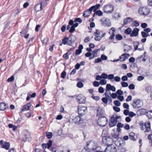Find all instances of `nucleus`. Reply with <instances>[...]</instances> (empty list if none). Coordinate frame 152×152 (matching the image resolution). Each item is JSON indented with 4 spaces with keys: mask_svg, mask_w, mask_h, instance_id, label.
I'll return each mask as SVG.
<instances>
[{
    "mask_svg": "<svg viewBox=\"0 0 152 152\" xmlns=\"http://www.w3.org/2000/svg\"><path fill=\"white\" fill-rule=\"evenodd\" d=\"M139 125L141 130H144L145 129L144 131L145 133L149 132L151 131V124L149 122L143 123L142 121H141L140 122Z\"/></svg>",
    "mask_w": 152,
    "mask_h": 152,
    "instance_id": "nucleus-1",
    "label": "nucleus"
},
{
    "mask_svg": "<svg viewBox=\"0 0 152 152\" xmlns=\"http://www.w3.org/2000/svg\"><path fill=\"white\" fill-rule=\"evenodd\" d=\"M62 42L59 45L60 46H62V44L65 45L67 44L70 46H72L75 42V40L71 37V35L68 37H65L62 40Z\"/></svg>",
    "mask_w": 152,
    "mask_h": 152,
    "instance_id": "nucleus-2",
    "label": "nucleus"
},
{
    "mask_svg": "<svg viewBox=\"0 0 152 152\" xmlns=\"http://www.w3.org/2000/svg\"><path fill=\"white\" fill-rule=\"evenodd\" d=\"M52 141L51 140H49L47 143H43L42 145V147L44 149L47 148L52 152H58L56 147H52L50 148L52 145Z\"/></svg>",
    "mask_w": 152,
    "mask_h": 152,
    "instance_id": "nucleus-3",
    "label": "nucleus"
},
{
    "mask_svg": "<svg viewBox=\"0 0 152 152\" xmlns=\"http://www.w3.org/2000/svg\"><path fill=\"white\" fill-rule=\"evenodd\" d=\"M138 12L140 15L145 16L149 14L150 10L149 8L146 6L142 7L139 8Z\"/></svg>",
    "mask_w": 152,
    "mask_h": 152,
    "instance_id": "nucleus-4",
    "label": "nucleus"
},
{
    "mask_svg": "<svg viewBox=\"0 0 152 152\" xmlns=\"http://www.w3.org/2000/svg\"><path fill=\"white\" fill-rule=\"evenodd\" d=\"M114 10V6L113 5L108 4L104 5L103 8V12L107 14L112 13Z\"/></svg>",
    "mask_w": 152,
    "mask_h": 152,
    "instance_id": "nucleus-5",
    "label": "nucleus"
},
{
    "mask_svg": "<svg viewBox=\"0 0 152 152\" xmlns=\"http://www.w3.org/2000/svg\"><path fill=\"white\" fill-rule=\"evenodd\" d=\"M143 105L142 101L139 99H135L133 100L132 105L134 108H138L141 107Z\"/></svg>",
    "mask_w": 152,
    "mask_h": 152,
    "instance_id": "nucleus-6",
    "label": "nucleus"
},
{
    "mask_svg": "<svg viewBox=\"0 0 152 152\" xmlns=\"http://www.w3.org/2000/svg\"><path fill=\"white\" fill-rule=\"evenodd\" d=\"M108 123V120L105 116L98 118L97 120L98 124L102 126H105Z\"/></svg>",
    "mask_w": 152,
    "mask_h": 152,
    "instance_id": "nucleus-7",
    "label": "nucleus"
},
{
    "mask_svg": "<svg viewBox=\"0 0 152 152\" xmlns=\"http://www.w3.org/2000/svg\"><path fill=\"white\" fill-rule=\"evenodd\" d=\"M87 107L86 106L79 105L77 107V111L78 114L80 116L85 115L87 112Z\"/></svg>",
    "mask_w": 152,
    "mask_h": 152,
    "instance_id": "nucleus-8",
    "label": "nucleus"
},
{
    "mask_svg": "<svg viewBox=\"0 0 152 152\" xmlns=\"http://www.w3.org/2000/svg\"><path fill=\"white\" fill-rule=\"evenodd\" d=\"M76 100L79 104L85 103L86 102V98L82 94L76 95Z\"/></svg>",
    "mask_w": 152,
    "mask_h": 152,
    "instance_id": "nucleus-9",
    "label": "nucleus"
},
{
    "mask_svg": "<svg viewBox=\"0 0 152 152\" xmlns=\"http://www.w3.org/2000/svg\"><path fill=\"white\" fill-rule=\"evenodd\" d=\"M73 122L77 125L82 124L84 121V119L79 115L76 116L72 119Z\"/></svg>",
    "mask_w": 152,
    "mask_h": 152,
    "instance_id": "nucleus-10",
    "label": "nucleus"
},
{
    "mask_svg": "<svg viewBox=\"0 0 152 152\" xmlns=\"http://www.w3.org/2000/svg\"><path fill=\"white\" fill-rule=\"evenodd\" d=\"M102 141L104 143L110 145L112 144L111 142H113V140L109 137L105 136L103 138Z\"/></svg>",
    "mask_w": 152,
    "mask_h": 152,
    "instance_id": "nucleus-11",
    "label": "nucleus"
},
{
    "mask_svg": "<svg viewBox=\"0 0 152 152\" xmlns=\"http://www.w3.org/2000/svg\"><path fill=\"white\" fill-rule=\"evenodd\" d=\"M117 122V120L115 118L114 115H112L109 119V126L110 127H112L115 126Z\"/></svg>",
    "mask_w": 152,
    "mask_h": 152,
    "instance_id": "nucleus-12",
    "label": "nucleus"
},
{
    "mask_svg": "<svg viewBox=\"0 0 152 152\" xmlns=\"http://www.w3.org/2000/svg\"><path fill=\"white\" fill-rule=\"evenodd\" d=\"M105 152H117L115 147L112 144L108 146L105 148Z\"/></svg>",
    "mask_w": 152,
    "mask_h": 152,
    "instance_id": "nucleus-13",
    "label": "nucleus"
},
{
    "mask_svg": "<svg viewBox=\"0 0 152 152\" xmlns=\"http://www.w3.org/2000/svg\"><path fill=\"white\" fill-rule=\"evenodd\" d=\"M32 105L31 102L27 103L23 106L22 109L21 110V111L23 112L25 111L28 110H30Z\"/></svg>",
    "mask_w": 152,
    "mask_h": 152,
    "instance_id": "nucleus-14",
    "label": "nucleus"
},
{
    "mask_svg": "<svg viewBox=\"0 0 152 152\" xmlns=\"http://www.w3.org/2000/svg\"><path fill=\"white\" fill-rule=\"evenodd\" d=\"M115 30L114 28L112 27L111 28L109 33L110 34H111V35L109 38V39L112 40L114 39L115 36Z\"/></svg>",
    "mask_w": 152,
    "mask_h": 152,
    "instance_id": "nucleus-15",
    "label": "nucleus"
},
{
    "mask_svg": "<svg viewBox=\"0 0 152 152\" xmlns=\"http://www.w3.org/2000/svg\"><path fill=\"white\" fill-rule=\"evenodd\" d=\"M139 31V29L138 28H134L133 31L132 30L131 33L130 34V36L131 37L137 36L138 35Z\"/></svg>",
    "mask_w": 152,
    "mask_h": 152,
    "instance_id": "nucleus-16",
    "label": "nucleus"
},
{
    "mask_svg": "<svg viewBox=\"0 0 152 152\" xmlns=\"http://www.w3.org/2000/svg\"><path fill=\"white\" fill-rule=\"evenodd\" d=\"M130 56L129 53H124L120 57L119 59L120 61H124L126 59L128 58Z\"/></svg>",
    "mask_w": 152,
    "mask_h": 152,
    "instance_id": "nucleus-17",
    "label": "nucleus"
},
{
    "mask_svg": "<svg viewBox=\"0 0 152 152\" xmlns=\"http://www.w3.org/2000/svg\"><path fill=\"white\" fill-rule=\"evenodd\" d=\"M42 1L39 4H37L35 7V10L37 12L41 11L43 10Z\"/></svg>",
    "mask_w": 152,
    "mask_h": 152,
    "instance_id": "nucleus-18",
    "label": "nucleus"
},
{
    "mask_svg": "<svg viewBox=\"0 0 152 152\" xmlns=\"http://www.w3.org/2000/svg\"><path fill=\"white\" fill-rule=\"evenodd\" d=\"M107 19L105 18H102L101 19L100 21L102 24L104 25L110 26H111V24L110 23H107Z\"/></svg>",
    "mask_w": 152,
    "mask_h": 152,
    "instance_id": "nucleus-19",
    "label": "nucleus"
},
{
    "mask_svg": "<svg viewBox=\"0 0 152 152\" xmlns=\"http://www.w3.org/2000/svg\"><path fill=\"white\" fill-rule=\"evenodd\" d=\"M112 86L110 84H108L107 85L105 93L104 94L105 96L106 97H110V96L108 95V94L107 93V92L111 90Z\"/></svg>",
    "mask_w": 152,
    "mask_h": 152,
    "instance_id": "nucleus-20",
    "label": "nucleus"
},
{
    "mask_svg": "<svg viewBox=\"0 0 152 152\" xmlns=\"http://www.w3.org/2000/svg\"><path fill=\"white\" fill-rule=\"evenodd\" d=\"M96 115L99 117V118L104 116L103 115V110L102 109L99 108H98L97 110V114Z\"/></svg>",
    "mask_w": 152,
    "mask_h": 152,
    "instance_id": "nucleus-21",
    "label": "nucleus"
},
{
    "mask_svg": "<svg viewBox=\"0 0 152 152\" xmlns=\"http://www.w3.org/2000/svg\"><path fill=\"white\" fill-rule=\"evenodd\" d=\"M10 146V144L8 142H5L3 145L1 146V148L6 150H8Z\"/></svg>",
    "mask_w": 152,
    "mask_h": 152,
    "instance_id": "nucleus-22",
    "label": "nucleus"
},
{
    "mask_svg": "<svg viewBox=\"0 0 152 152\" xmlns=\"http://www.w3.org/2000/svg\"><path fill=\"white\" fill-rule=\"evenodd\" d=\"M132 20L133 19L130 17H128L125 18L124 21V23L123 24V26L126 25L128 23H130L132 22Z\"/></svg>",
    "mask_w": 152,
    "mask_h": 152,
    "instance_id": "nucleus-23",
    "label": "nucleus"
},
{
    "mask_svg": "<svg viewBox=\"0 0 152 152\" xmlns=\"http://www.w3.org/2000/svg\"><path fill=\"white\" fill-rule=\"evenodd\" d=\"M100 50V49H96L94 50L92 53V56L90 57L89 58V59L90 60L94 58L96 56L97 53L98 51Z\"/></svg>",
    "mask_w": 152,
    "mask_h": 152,
    "instance_id": "nucleus-24",
    "label": "nucleus"
},
{
    "mask_svg": "<svg viewBox=\"0 0 152 152\" xmlns=\"http://www.w3.org/2000/svg\"><path fill=\"white\" fill-rule=\"evenodd\" d=\"M96 148H89L88 149H87L85 147L82 149L81 152H90L91 151H95Z\"/></svg>",
    "mask_w": 152,
    "mask_h": 152,
    "instance_id": "nucleus-25",
    "label": "nucleus"
},
{
    "mask_svg": "<svg viewBox=\"0 0 152 152\" xmlns=\"http://www.w3.org/2000/svg\"><path fill=\"white\" fill-rule=\"evenodd\" d=\"M91 11L89 10V9H87L86 11L84 12L83 16L84 17H87L89 16L91 13Z\"/></svg>",
    "mask_w": 152,
    "mask_h": 152,
    "instance_id": "nucleus-26",
    "label": "nucleus"
},
{
    "mask_svg": "<svg viewBox=\"0 0 152 152\" xmlns=\"http://www.w3.org/2000/svg\"><path fill=\"white\" fill-rule=\"evenodd\" d=\"M100 6V5L99 4H97L89 8V10L91 11L93 10H94V11L95 12L99 7Z\"/></svg>",
    "mask_w": 152,
    "mask_h": 152,
    "instance_id": "nucleus-27",
    "label": "nucleus"
},
{
    "mask_svg": "<svg viewBox=\"0 0 152 152\" xmlns=\"http://www.w3.org/2000/svg\"><path fill=\"white\" fill-rule=\"evenodd\" d=\"M133 46L134 48V49L135 50H141V48H138V47L139 45H140V43L139 42L137 41H135L133 42Z\"/></svg>",
    "mask_w": 152,
    "mask_h": 152,
    "instance_id": "nucleus-28",
    "label": "nucleus"
},
{
    "mask_svg": "<svg viewBox=\"0 0 152 152\" xmlns=\"http://www.w3.org/2000/svg\"><path fill=\"white\" fill-rule=\"evenodd\" d=\"M7 107V104L4 102L0 103V110H4Z\"/></svg>",
    "mask_w": 152,
    "mask_h": 152,
    "instance_id": "nucleus-29",
    "label": "nucleus"
},
{
    "mask_svg": "<svg viewBox=\"0 0 152 152\" xmlns=\"http://www.w3.org/2000/svg\"><path fill=\"white\" fill-rule=\"evenodd\" d=\"M132 32V29L130 27H128L124 31V33L125 34H131Z\"/></svg>",
    "mask_w": 152,
    "mask_h": 152,
    "instance_id": "nucleus-30",
    "label": "nucleus"
},
{
    "mask_svg": "<svg viewBox=\"0 0 152 152\" xmlns=\"http://www.w3.org/2000/svg\"><path fill=\"white\" fill-rule=\"evenodd\" d=\"M135 134L133 132H131L129 134V138L130 139L134 141L135 140V139L134 138Z\"/></svg>",
    "mask_w": 152,
    "mask_h": 152,
    "instance_id": "nucleus-31",
    "label": "nucleus"
},
{
    "mask_svg": "<svg viewBox=\"0 0 152 152\" xmlns=\"http://www.w3.org/2000/svg\"><path fill=\"white\" fill-rule=\"evenodd\" d=\"M109 98L107 97H103L102 99V100L104 103L107 104L108 102V100H110L111 98L110 99H109Z\"/></svg>",
    "mask_w": 152,
    "mask_h": 152,
    "instance_id": "nucleus-32",
    "label": "nucleus"
},
{
    "mask_svg": "<svg viewBox=\"0 0 152 152\" xmlns=\"http://www.w3.org/2000/svg\"><path fill=\"white\" fill-rule=\"evenodd\" d=\"M71 53L70 52L68 51L63 55V57L65 59H68L69 58V55Z\"/></svg>",
    "mask_w": 152,
    "mask_h": 152,
    "instance_id": "nucleus-33",
    "label": "nucleus"
},
{
    "mask_svg": "<svg viewBox=\"0 0 152 152\" xmlns=\"http://www.w3.org/2000/svg\"><path fill=\"white\" fill-rule=\"evenodd\" d=\"M147 116L149 119L152 118V110L148 111L147 113Z\"/></svg>",
    "mask_w": 152,
    "mask_h": 152,
    "instance_id": "nucleus-34",
    "label": "nucleus"
},
{
    "mask_svg": "<svg viewBox=\"0 0 152 152\" xmlns=\"http://www.w3.org/2000/svg\"><path fill=\"white\" fill-rule=\"evenodd\" d=\"M24 136L26 139L27 138H30V132L27 131H26L24 133Z\"/></svg>",
    "mask_w": 152,
    "mask_h": 152,
    "instance_id": "nucleus-35",
    "label": "nucleus"
},
{
    "mask_svg": "<svg viewBox=\"0 0 152 152\" xmlns=\"http://www.w3.org/2000/svg\"><path fill=\"white\" fill-rule=\"evenodd\" d=\"M118 150L119 152H124L125 151V149L122 146H119L118 147Z\"/></svg>",
    "mask_w": 152,
    "mask_h": 152,
    "instance_id": "nucleus-36",
    "label": "nucleus"
},
{
    "mask_svg": "<svg viewBox=\"0 0 152 152\" xmlns=\"http://www.w3.org/2000/svg\"><path fill=\"white\" fill-rule=\"evenodd\" d=\"M115 38L117 40H120L122 39L123 37L121 35L118 34L116 35Z\"/></svg>",
    "mask_w": 152,
    "mask_h": 152,
    "instance_id": "nucleus-37",
    "label": "nucleus"
},
{
    "mask_svg": "<svg viewBox=\"0 0 152 152\" xmlns=\"http://www.w3.org/2000/svg\"><path fill=\"white\" fill-rule=\"evenodd\" d=\"M92 144H91V142H87V145L85 147L87 149H88V148H94L92 146Z\"/></svg>",
    "mask_w": 152,
    "mask_h": 152,
    "instance_id": "nucleus-38",
    "label": "nucleus"
},
{
    "mask_svg": "<svg viewBox=\"0 0 152 152\" xmlns=\"http://www.w3.org/2000/svg\"><path fill=\"white\" fill-rule=\"evenodd\" d=\"M46 137L49 139H50L52 137V133L51 132L46 133Z\"/></svg>",
    "mask_w": 152,
    "mask_h": 152,
    "instance_id": "nucleus-39",
    "label": "nucleus"
},
{
    "mask_svg": "<svg viewBox=\"0 0 152 152\" xmlns=\"http://www.w3.org/2000/svg\"><path fill=\"white\" fill-rule=\"evenodd\" d=\"M83 86V83L81 82H79L77 83V86L79 88H81Z\"/></svg>",
    "mask_w": 152,
    "mask_h": 152,
    "instance_id": "nucleus-40",
    "label": "nucleus"
},
{
    "mask_svg": "<svg viewBox=\"0 0 152 152\" xmlns=\"http://www.w3.org/2000/svg\"><path fill=\"white\" fill-rule=\"evenodd\" d=\"M48 42V39L46 38L42 41V42L43 45H46Z\"/></svg>",
    "mask_w": 152,
    "mask_h": 152,
    "instance_id": "nucleus-41",
    "label": "nucleus"
},
{
    "mask_svg": "<svg viewBox=\"0 0 152 152\" xmlns=\"http://www.w3.org/2000/svg\"><path fill=\"white\" fill-rule=\"evenodd\" d=\"M28 32V31L26 29H23L22 31L20 32V34L22 36H23V35L22 34H26Z\"/></svg>",
    "mask_w": 152,
    "mask_h": 152,
    "instance_id": "nucleus-42",
    "label": "nucleus"
},
{
    "mask_svg": "<svg viewBox=\"0 0 152 152\" xmlns=\"http://www.w3.org/2000/svg\"><path fill=\"white\" fill-rule=\"evenodd\" d=\"M99 83L101 85H104L106 84L107 81L104 79H102L101 80Z\"/></svg>",
    "mask_w": 152,
    "mask_h": 152,
    "instance_id": "nucleus-43",
    "label": "nucleus"
},
{
    "mask_svg": "<svg viewBox=\"0 0 152 152\" xmlns=\"http://www.w3.org/2000/svg\"><path fill=\"white\" fill-rule=\"evenodd\" d=\"M66 75V72L64 71L61 74V77L63 78H64L65 77Z\"/></svg>",
    "mask_w": 152,
    "mask_h": 152,
    "instance_id": "nucleus-44",
    "label": "nucleus"
},
{
    "mask_svg": "<svg viewBox=\"0 0 152 152\" xmlns=\"http://www.w3.org/2000/svg\"><path fill=\"white\" fill-rule=\"evenodd\" d=\"M14 80V77L13 75L12 76L8 78L7 80V81L8 82H11Z\"/></svg>",
    "mask_w": 152,
    "mask_h": 152,
    "instance_id": "nucleus-45",
    "label": "nucleus"
},
{
    "mask_svg": "<svg viewBox=\"0 0 152 152\" xmlns=\"http://www.w3.org/2000/svg\"><path fill=\"white\" fill-rule=\"evenodd\" d=\"M112 137L115 139H117L118 138V136H119V134H116L115 133H114L113 134H112Z\"/></svg>",
    "mask_w": 152,
    "mask_h": 152,
    "instance_id": "nucleus-46",
    "label": "nucleus"
},
{
    "mask_svg": "<svg viewBox=\"0 0 152 152\" xmlns=\"http://www.w3.org/2000/svg\"><path fill=\"white\" fill-rule=\"evenodd\" d=\"M96 14L97 15L101 16L102 15L103 12L100 10H98L96 12Z\"/></svg>",
    "mask_w": 152,
    "mask_h": 152,
    "instance_id": "nucleus-47",
    "label": "nucleus"
},
{
    "mask_svg": "<svg viewBox=\"0 0 152 152\" xmlns=\"http://www.w3.org/2000/svg\"><path fill=\"white\" fill-rule=\"evenodd\" d=\"M100 83L96 81H94L93 83V85L94 87H98L99 86Z\"/></svg>",
    "mask_w": 152,
    "mask_h": 152,
    "instance_id": "nucleus-48",
    "label": "nucleus"
},
{
    "mask_svg": "<svg viewBox=\"0 0 152 152\" xmlns=\"http://www.w3.org/2000/svg\"><path fill=\"white\" fill-rule=\"evenodd\" d=\"M114 103L116 106L118 107L119 106L121 105V103L118 100L115 101Z\"/></svg>",
    "mask_w": 152,
    "mask_h": 152,
    "instance_id": "nucleus-49",
    "label": "nucleus"
},
{
    "mask_svg": "<svg viewBox=\"0 0 152 152\" xmlns=\"http://www.w3.org/2000/svg\"><path fill=\"white\" fill-rule=\"evenodd\" d=\"M101 32V31L99 30L96 29V31L94 33V34L95 36H100Z\"/></svg>",
    "mask_w": 152,
    "mask_h": 152,
    "instance_id": "nucleus-50",
    "label": "nucleus"
},
{
    "mask_svg": "<svg viewBox=\"0 0 152 152\" xmlns=\"http://www.w3.org/2000/svg\"><path fill=\"white\" fill-rule=\"evenodd\" d=\"M122 86L123 87H127L128 86V83L126 82H123L121 83Z\"/></svg>",
    "mask_w": 152,
    "mask_h": 152,
    "instance_id": "nucleus-51",
    "label": "nucleus"
},
{
    "mask_svg": "<svg viewBox=\"0 0 152 152\" xmlns=\"http://www.w3.org/2000/svg\"><path fill=\"white\" fill-rule=\"evenodd\" d=\"M107 78L109 80H112L114 78V75L113 74H110L107 75Z\"/></svg>",
    "mask_w": 152,
    "mask_h": 152,
    "instance_id": "nucleus-52",
    "label": "nucleus"
},
{
    "mask_svg": "<svg viewBox=\"0 0 152 152\" xmlns=\"http://www.w3.org/2000/svg\"><path fill=\"white\" fill-rule=\"evenodd\" d=\"M107 75L105 73H102L101 75V77L102 78H103L104 79H106L107 78Z\"/></svg>",
    "mask_w": 152,
    "mask_h": 152,
    "instance_id": "nucleus-53",
    "label": "nucleus"
},
{
    "mask_svg": "<svg viewBox=\"0 0 152 152\" xmlns=\"http://www.w3.org/2000/svg\"><path fill=\"white\" fill-rule=\"evenodd\" d=\"M96 37L94 38V39L96 41H99L102 38V37L100 36H95Z\"/></svg>",
    "mask_w": 152,
    "mask_h": 152,
    "instance_id": "nucleus-54",
    "label": "nucleus"
},
{
    "mask_svg": "<svg viewBox=\"0 0 152 152\" xmlns=\"http://www.w3.org/2000/svg\"><path fill=\"white\" fill-rule=\"evenodd\" d=\"M148 26L147 24L146 23H142L141 24V27L143 28H145Z\"/></svg>",
    "mask_w": 152,
    "mask_h": 152,
    "instance_id": "nucleus-55",
    "label": "nucleus"
},
{
    "mask_svg": "<svg viewBox=\"0 0 152 152\" xmlns=\"http://www.w3.org/2000/svg\"><path fill=\"white\" fill-rule=\"evenodd\" d=\"M75 28L74 26H72L71 28H70V29L69 30V32L70 33H73L75 30Z\"/></svg>",
    "mask_w": 152,
    "mask_h": 152,
    "instance_id": "nucleus-56",
    "label": "nucleus"
},
{
    "mask_svg": "<svg viewBox=\"0 0 152 152\" xmlns=\"http://www.w3.org/2000/svg\"><path fill=\"white\" fill-rule=\"evenodd\" d=\"M98 91L100 93H103L104 92V89L103 87H100L98 89Z\"/></svg>",
    "mask_w": 152,
    "mask_h": 152,
    "instance_id": "nucleus-57",
    "label": "nucleus"
},
{
    "mask_svg": "<svg viewBox=\"0 0 152 152\" xmlns=\"http://www.w3.org/2000/svg\"><path fill=\"white\" fill-rule=\"evenodd\" d=\"M113 110L116 112H118L120 110V108L118 107L114 106L113 107Z\"/></svg>",
    "mask_w": 152,
    "mask_h": 152,
    "instance_id": "nucleus-58",
    "label": "nucleus"
},
{
    "mask_svg": "<svg viewBox=\"0 0 152 152\" xmlns=\"http://www.w3.org/2000/svg\"><path fill=\"white\" fill-rule=\"evenodd\" d=\"M116 93L119 95H121L123 94V92L121 90H118L116 91Z\"/></svg>",
    "mask_w": 152,
    "mask_h": 152,
    "instance_id": "nucleus-59",
    "label": "nucleus"
},
{
    "mask_svg": "<svg viewBox=\"0 0 152 152\" xmlns=\"http://www.w3.org/2000/svg\"><path fill=\"white\" fill-rule=\"evenodd\" d=\"M74 22H78L79 23H81L82 22V20L80 18H77L74 20Z\"/></svg>",
    "mask_w": 152,
    "mask_h": 152,
    "instance_id": "nucleus-60",
    "label": "nucleus"
},
{
    "mask_svg": "<svg viewBox=\"0 0 152 152\" xmlns=\"http://www.w3.org/2000/svg\"><path fill=\"white\" fill-rule=\"evenodd\" d=\"M114 79L115 80L116 82H119L121 80V78L120 77L118 76H115L114 77Z\"/></svg>",
    "mask_w": 152,
    "mask_h": 152,
    "instance_id": "nucleus-61",
    "label": "nucleus"
},
{
    "mask_svg": "<svg viewBox=\"0 0 152 152\" xmlns=\"http://www.w3.org/2000/svg\"><path fill=\"white\" fill-rule=\"evenodd\" d=\"M66 28V26L65 25H63L61 28V30L62 32H64L65 31Z\"/></svg>",
    "mask_w": 152,
    "mask_h": 152,
    "instance_id": "nucleus-62",
    "label": "nucleus"
},
{
    "mask_svg": "<svg viewBox=\"0 0 152 152\" xmlns=\"http://www.w3.org/2000/svg\"><path fill=\"white\" fill-rule=\"evenodd\" d=\"M146 34L147 33L145 32L144 31H142L141 32V35L142 37L143 38L146 37Z\"/></svg>",
    "mask_w": 152,
    "mask_h": 152,
    "instance_id": "nucleus-63",
    "label": "nucleus"
},
{
    "mask_svg": "<svg viewBox=\"0 0 152 152\" xmlns=\"http://www.w3.org/2000/svg\"><path fill=\"white\" fill-rule=\"evenodd\" d=\"M107 57L104 55H102L101 56V59L103 60H106L107 59Z\"/></svg>",
    "mask_w": 152,
    "mask_h": 152,
    "instance_id": "nucleus-64",
    "label": "nucleus"
}]
</instances>
